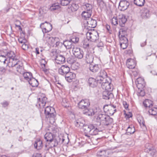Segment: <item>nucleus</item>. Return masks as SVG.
<instances>
[{
	"label": "nucleus",
	"instance_id": "1",
	"mask_svg": "<svg viewBox=\"0 0 157 157\" xmlns=\"http://www.w3.org/2000/svg\"><path fill=\"white\" fill-rule=\"evenodd\" d=\"M84 132L85 136L90 139L89 135H96L98 134L99 131L97 128L93 124L85 125L84 126Z\"/></svg>",
	"mask_w": 157,
	"mask_h": 157
},
{
	"label": "nucleus",
	"instance_id": "32",
	"mask_svg": "<svg viewBox=\"0 0 157 157\" xmlns=\"http://www.w3.org/2000/svg\"><path fill=\"white\" fill-rule=\"evenodd\" d=\"M107 74L106 72L104 70H101L98 73L97 79L99 78L100 80L103 79V78L107 77Z\"/></svg>",
	"mask_w": 157,
	"mask_h": 157
},
{
	"label": "nucleus",
	"instance_id": "35",
	"mask_svg": "<svg viewBox=\"0 0 157 157\" xmlns=\"http://www.w3.org/2000/svg\"><path fill=\"white\" fill-rule=\"evenodd\" d=\"M149 113L152 115H156L157 117V107H151L148 110Z\"/></svg>",
	"mask_w": 157,
	"mask_h": 157
},
{
	"label": "nucleus",
	"instance_id": "60",
	"mask_svg": "<svg viewBox=\"0 0 157 157\" xmlns=\"http://www.w3.org/2000/svg\"><path fill=\"white\" fill-rule=\"evenodd\" d=\"M21 47L22 48L25 50H27L28 49L29 47L28 45L26 44V42L25 43L22 44Z\"/></svg>",
	"mask_w": 157,
	"mask_h": 157
},
{
	"label": "nucleus",
	"instance_id": "50",
	"mask_svg": "<svg viewBox=\"0 0 157 157\" xmlns=\"http://www.w3.org/2000/svg\"><path fill=\"white\" fill-rule=\"evenodd\" d=\"M75 125L77 127L80 128L83 127V128L84 126L85 125L82 122H81L79 120H78L75 123Z\"/></svg>",
	"mask_w": 157,
	"mask_h": 157
},
{
	"label": "nucleus",
	"instance_id": "49",
	"mask_svg": "<svg viewBox=\"0 0 157 157\" xmlns=\"http://www.w3.org/2000/svg\"><path fill=\"white\" fill-rule=\"evenodd\" d=\"M120 39V42L122 41L123 42L128 43V40L124 35H119Z\"/></svg>",
	"mask_w": 157,
	"mask_h": 157
},
{
	"label": "nucleus",
	"instance_id": "19",
	"mask_svg": "<svg viewBox=\"0 0 157 157\" xmlns=\"http://www.w3.org/2000/svg\"><path fill=\"white\" fill-rule=\"evenodd\" d=\"M87 24V26L91 28H95L97 25V21L96 20L90 18L86 21Z\"/></svg>",
	"mask_w": 157,
	"mask_h": 157
},
{
	"label": "nucleus",
	"instance_id": "54",
	"mask_svg": "<svg viewBox=\"0 0 157 157\" xmlns=\"http://www.w3.org/2000/svg\"><path fill=\"white\" fill-rule=\"evenodd\" d=\"M97 155L98 156H102L103 155H106V151L105 150H100L98 151L97 153Z\"/></svg>",
	"mask_w": 157,
	"mask_h": 157
},
{
	"label": "nucleus",
	"instance_id": "20",
	"mask_svg": "<svg viewBox=\"0 0 157 157\" xmlns=\"http://www.w3.org/2000/svg\"><path fill=\"white\" fill-rule=\"evenodd\" d=\"M66 79L69 82H71L72 80L74 79L75 76V74L71 72H68L65 75Z\"/></svg>",
	"mask_w": 157,
	"mask_h": 157
},
{
	"label": "nucleus",
	"instance_id": "62",
	"mask_svg": "<svg viewBox=\"0 0 157 157\" xmlns=\"http://www.w3.org/2000/svg\"><path fill=\"white\" fill-rule=\"evenodd\" d=\"M98 4L100 7H103L104 5V2L102 0H97Z\"/></svg>",
	"mask_w": 157,
	"mask_h": 157
},
{
	"label": "nucleus",
	"instance_id": "25",
	"mask_svg": "<svg viewBox=\"0 0 157 157\" xmlns=\"http://www.w3.org/2000/svg\"><path fill=\"white\" fill-rule=\"evenodd\" d=\"M63 44L65 47L66 48L69 49L72 48L74 47L72 42L70 40H66L64 41Z\"/></svg>",
	"mask_w": 157,
	"mask_h": 157
},
{
	"label": "nucleus",
	"instance_id": "8",
	"mask_svg": "<svg viewBox=\"0 0 157 157\" xmlns=\"http://www.w3.org/2000/svg\"><path fill=\"white\" fill-rule=\"evenodd\" d=\"M146 149H145V151L149 153L150 152L151 155L152 156H153L155 154L156 152V150L154 148L153 145L149 143H147L145 145Z\"/></svg>",
	"mask_w": 157,
	"mask_h": 157
},
{
	"label": "nucleus",
	"instance_id": "46",
	"mask_svg": "<svg viewBox=\"0 0 157 157\" xmlns=\"http://www.w3.org/2000/svg\"><path fill=\"white\" fill-rule=\"evenodd\" d=\"M6 56L8 57L9 59L10 58H14L17 57L15 53L13 51H10L7 53Z\"/></svg>",
	"mask_w": 157,
	"mask_h": 157
},
{
	"label": "nucleus",
	"instance_id": "61",
	"mask_svg": "<svg viewBox=\"0 0 157 157\" xmlns=\"http://www.w3.org/2000/svg\"><path fill=\"white\" fill-rule=\"evenodd\" d=\"M18 40L19 43L22 44L25 43L26 41L25 39L22 37H20L18 38Z\"/></svg>",
	"mask_w": 157,
	"mask_h": 157
},
{
	"label": "nucleus",
	"instance_id": "63",
	"mask_svg": "<svg viewBox=\"0 0 157 157\" xmlns=\"http://www.w3.org/2000/svg\"><path fill=\"white\" fill-rule=\"evenodd\" d=\"M70 53L69 51L67 52L66 53L65 56H64L65 58V59H66L70 61Z\"/></svg>",
	"mask_w": 157,
	"mask_h": 157
},
{
	"label": "nucleus",
	"instance_id": "39",
	"mask_svg": "<svg viewBox=\"0 0 157 157\" xmlns=\"http://www.w3.org/2000/svg\"><path fill=\"white\" fill-rule=\"evenodd\" d=\"M8 59L6 57V56L4 55L0 56V62L3 63L4 64H7Z\"/></svg>",
	"mask_w": 157,
	"mask_h": 157
},
{
	"label": "nucleus",
	"instance_id": "18",
	"mask_svg": "<svg viewBox=\"0 0 157 157\" xmlns=\"http://www.w3.org/2000/svg\"><path fill=\"white\" fill-rule=\"evenodd\" d=\"M136 63L135 60L131 59H128L127 61L126 65L129 69L134 68L136 66Z\"/></svg>",
	"mask_w": 157,
	"mask_h": 157
},
{
	"label": "nucleus",
	"instance_id": "15",
	"mask_svg": "<svg viewBox=\"0 0 157 157\" xmlns=\"http://www.w3.org/2000/svg\"><path fill=\"white\" fill-rule=\"evenodd\" d=\"M44 36L45 38L51 44H53L55 43L56 40H59V39L57 37H53L50 36V35L48 34H44Z\"/></svg>",
	"mask_w": 157,
	"mask_h": 157
},
{
	"label": "nucleus",
	"instance_id": "12",
	"mask_svg": "<svg viewBox=\"0 0 157 157\" xmlns=\"http://www.w3.org/2000/svg\"><path fill=\"white\" fill-rule=\"evenodd\" d=\"M70 71V67L66 65H62L58 69L59 73L62 75H64Z\"/></svg>",
	"mask_w": 157,
	"mask_h": 157
},
{
	"label": "nucleus",
	"instance_id": "24",
	"mask_svg": "<svg viewBox=\"0 0 157 157\" xmlns=\"http://www.w3.org/2000/svg\"><path fill=\"white\" fill-rule=\"evenodd\" d=\"M92 13L90 12L85 11L82 13V16L83 19L86 20H88L91 17Z\"/></svg>",
	"mask_w": 157,
	"mask_h": 157
},
{
	"label": "nucleus",
	"instance_id": "3",
	"mask_svg": "<svg viewBox=\"0 0 157 157\" xmlns=\"http://www.w3.org/2000/svg\"><path fill=\"white\" fill-rule=\"evenodd\" d=\"M86 37L89 40L95 42L99 38L98 33L94 30H89L86 33Z\"/></svg>",
	"mask_w": 157,
	"mask_h": 157
},
{
	"label": "nucleus",
	"instance_id": "59",
	"mask_svg": "<svg viewBox=\"0 0 157 157\" xmlns=\"http://www.w3.org/2000/svg\"><path fill=\"white\" fill-rule=\"evenodd\" d=\"M138 121L139 124L141 125L142 124L143 126H145V122L144 120V119L142 117L138 118Z\"/></svg>",
	"mask_w": 157,
	"mask_h": 157
},
{
	"label": "nucleus",
	"instance_id": "13",
	"mask_svg": "<svg viewBox=\"0 0 157 157\" xmlns=\"http://www.w3.org/2000/svg\"><path fill=\"white\" fill-rule=\"evenodd\" d=\"M111 80L108 81L107 83H103L101 85V87L105 90L111 91L113 89V86L111 84Z\"/></svg>",
	"mask_w": 157,
	"mask_h": 157
},
{
	"label": "nucleus",
	"instance_id": "26",
	"mask_svg": "<svg viewBox=\"0 0 157 157\" xmlns=\"http://www.w3.org/2000/svg\"><path fill=\"white\" fill-rule=\"evenodd\" d=\"M85 60L88 63H92L94 59L93 54L91 53H87L85 56Z\"/></svg>",
	"mask_w": 157,
	"mask_h": 157
},
{
	"label": "nucleus",
	"instance_id": "47",
	"mask_svg": "<svg viewBox=\"0 0 157 157\" xmlns=\"http://www.w3.org/2000/svg\"><path fill=\"white\" fill-rule=\"evenodd\" d=\"M62 104V105L65 107H68L69 106V102L66 98L63 99Z\"/></svg>",
	"mask_w": 157,
	"mask_h": 157
},
{
	"label": "nucleus",
	"instance_id": "5",
	"mask_svg": "<svg viewBox=\"0 0 157 157\" xmlns=\"http://www.w3.org/2000/svg\"><path fill=\"white\" fill-rule=\"evenodd\" d=\"M116 106L111 105H105L103 107L104 110L105 112H107L110 115H113L116 111Z\"/></svg>",
	"mask_w": 157,
	"mask_h": 157
},
{
	"label": "nucleus",
	"instance_id": "45",
	"mask_svg": "<svg viewBox=\"0 0 157 157\" xmlns=\"http://www.w3.org/2000/svg\"><path fill=\"white\" fill-rule=\"evenodd\" d=\"M89 40L88 39L84 40L82 42L83 47L85 48H88L89 47V44L88 43Z\"/></svg>",
	"mask_w": 157,
	"mask_h": 157
},
{
	"label": "nucleus",
	"instance_id": "42",
	"mask_svg": "<svg viewBox=\"0 0 157 157\" xmlns=\"http://www.w3.org/2000/svg\"><path fill=\"white\" fill-rule=\"evenodd\" d=\"M111 80L109 78L106 77V78H103V79L100 80L99 78H98V82L99 84H101L103 83H107L108 81H110Z\"/></svg>",
	"mask_w": 157,
	"mask_h": 157
},
{
	"label": "nucleus",
	"instance_id": "22",
	"mask_svg": "<svg viewBox=\"0 0 157 157\" xmlns=\"http://www.w3.org/2000/svg\"><path fill=\"white\" fill-rule=\"evenodd\" d=\"M119 16L118 19L119 25L121 27H124L125 23L126 22L127 19L125 16L122 14L120 15Z\"/></svg>",
	"mask_w": 157,
	"mask_h": 157
},
{
	"label": "nucleus",
	"instance_id": "33",
	"mask_svg": "<svg viewBox=\"0 0 157 157\" xmlns=\"http://www.w3.org/2000/svg\"><path fill=\"white\" fill-rule=\"evenodd\" d=\"M44 138L47 141L52 142L53 137L52 134L51 132H47L44 135Z\"/></svg>",
	"mask_w": 157,
	"mask_h": 157
},
{
	"label": "nucleus",
	"instance_id": "48",
	"mask_svg": "<svg viewBox=\"0 0 157 157\" xmlns=\"http://www.w3.org/2000/svg\"><path fill=\"white\" fill-rule=\"evenodd\" d=\"M91 141L94 144L97 145L100 141L101 139L99 138H96L94 137L90 139Z\"/></svg>",
	"mask_w": 157,
	"mask_h": 157
},
{
	"label": "nucleus",
	"instance_id": "57",
	"mask_svg": "<svg viewBox=\"0 0 157 157\" xmlns=\"http://www.w3.org/2000/svg\"><path fill=\"white\" fill-rule=\"evenodd\" d=\"M70 40L73 43H76L78 42L79 40V39L78 37L74 36L71 38Z\"/></svg>",
	"mask_w": 157,
	"mask_h": 157
},
{
	"label": "nucleus",
	"instance_id": "55",
	"mask_svg": "<svg viewBox=\"0 0 157 157\" xmlns=\"http://www.w3.org/2000/svg\"><path fill=\"white\" fill-rule=\"evenodd\" d=\"M120 46L123 49H126L128 46V43L123 42L122 41L120 42Z\"/></svg>",
	"mask_w": 157,
	"mask_h": 157
},
{
	"label": "nucleus",
	"instance_id": "14",
	"mask_svg": "<svg viewBox=\"0 0 157 157\" xmlns=\"http://www.w3.org/2000/svg\"><path fill=\"white\" fill-rule=\"evenodd\" d=\"M136 84L138 88H144L145 85L144 79L143 78L139 77L136 81Z\"/></svg>",
	"mask_w": 157,
	"mask_h": 157
},
{
	"label": "nucleus",
	"instance_id": "6",
	"mask_svg": "<svg viewBox=\"0 0 157 157\" xmlns=\"http://www.w3.org/2000/svg\"><path fill=\"white\" fill-rule=\"evenodd\" d=\"M72 51L75 57L78 59H81L83 57V52L80 48L77 47H74L73 48Z\"/></svg>",
	"mask_w": 157,
	"mask_h": 157
},
{
	"label": "nucleus",
	"instance_id": "27",
	"mask_svg": "<svg viewBox=\"0 0 157 157\" xmlns=\"http://www.w3.org/2000/svg\"><path fill=\"white\" fill-rule=\"evenodd\" d=\"M34 147L37 150L41 149L43 147L42 142L39 139L35 141L34 145Z\"/></svg>",
	"mask_w": 157,
	"mask_h": 157
},
{
	"label": "nucleus",
	"instance_id": "40",
	"mask_svg": "<svg viewBox=\"0 0 157 157\" xmlns=\"http://www.w3.org/2000/svg\"><path fill=\"white\" fill-rule=\"evenodd\" d=\"M149 11L147 9L143 11L142 12L141 16L143 18H146L149 16Z\"/></svg>",
	"mask_w": 157,
	"mask_h": 157
},
{
	"label": "nucleus",
	"instance_id": "37",
	"mask_svg": "<svg viewBox=\"0 0 157 157\" xmlns=\"http://www.w3.org/2000/svg\"><path fill=\"white\" fill-rule=\"evenodd\" d=\"M23 76L24 78L26 80L28 81V82L33 77L32 74L31 73L26 72L24 73L23 74Z\"/></svg>",
	"mask_w": 157,
	"mask_h": 157
},
{
	"label": "nucleus",
	"instance_id": "23",
	"mask_svg": "<svg viewBox=\"0 0 157 157\" xmlns=\"http://www.w3.org/2000/svg\"><path fill=\"white\" fill-rule=\"evenodd\" d=\"M98 115L97 117L96 120L97 122L100 123V124H101V122L103 120V119L106 117L107 116L105 113L101 112L99 113H98Z\"/></svg>",
	"mask_w": 157,
	"mask_h": 157
},
{
	"label": "nucleus",
	"instance_id": "9",
	"mask_svg": "<svg viewBox=\"0 0 157 157\" xmlns=\"http://www.w3.org/2000/svg\"><path fill=\"white\" fill-rule=\"evenodd\" d=\"M20 63L17 59V57H16L9 59L7 65L10 67H14L15 66H17L18 64Z\"/></svg>",
	"mask_w": 157,
	"mask_h": 157
},
{
	"label": "nucleus",
	"instance_id": "2",
	"mask_svg": "<svg viewBox=\"0 0 157 157\" xmlns=\"http://www.w3.org/2000/svg\"><path fill=\"white\" fill-rule=\"evenodd\" d=\"M44 113L46 118L52 120L53 122H54L55 118L56 117V113L53 108L47 106L45 108Z\"/></svg>",
	"mask_w": 157,
	"mask_h": 157
},
{
	"label": "nucleus",
	"instance_id": "10",
	"mask_svg": "<svg viewBox=\"0 0 157 157\" xmlns=\"http://www.w3.org/2000/svg\"><path fill=\"white\" fill-rule=\"evenodd\" d=\"M83 113L89 116H92L94 114L98 115L97 109H93L91 108L88 109L87 108L83 110Z\"/></svg>",
	"mask_w": 157,
	"mask_h": 157
},
{
	"label": "nucleus",
	"instance_id": "28",
	"mask_svg": "<svg viewBox=\"0 0 157 157\" xmlns=\"http://www.w3.org/2000/svg\"><path fill=\"white\" fill-rule=\"evenodd\" d=\"M28 82L29 84L33 87H37L39 84L38 81L33 77Z\"/></svg>",
	"mask_w": 157,
	"mask_h": 157
},
{
	"label": "nucleus",
	"instance_id": "21",
	"mask_svg": "<svg viewBox=\"0 0 157 157\" xmlns=\"http://www.w3.org/2000/svg\"><path fill=\"white\" fill-rule=\"evenodd\" d=\"M88 82L90 86L92 87H95L98 84L97 80L96 79L93 78H90L88 80Z\"/></svg>",
	"mask_w": 157,
	"mask_h": 157
},
{
	"label": "nucleus",
	"instance_id": "16",
	"mask_svg": "<svg viewBox=\"0 0 157 157\" xmlns=\"http://www.w3.org/2000/svg\"><path fill=\"white\" fill-rule=\"evenodd\" d=\"M113 97V94L111 92V91L105 90L102 93V97L104 99L107 100L112 98Z\"/></svg>",
	"mask_w": 157,
	"mask_h": 157
},
{
	"label": "nucleus",
	"instance_id": "4",
	"mask_svg": "<svg viewBox=\"0 0 157 157\" xmlns=\"http://www.w3.org/2000/svg\"><path fill=\"white\" fill-rule=\"evenodd\" d=\"M40 27L42 29V31L44 33H48L52 29V25L49 23L45 21V23L41 24Z\"/></svg>",
	"mask_w": 157,
	"mask_h": 157
},
{
	"label": "nucleus",
	"instance_id": "11",
	"mask_svg": "<svg viewBox=\"0 0 157 157\" xmlns=\"http://www.w3.org/2000/svg\"><path fill=\"white\" fill-rule=\"evenodd\" d=\"M129 6V3L126 0L121 1L119 4V8L121 11L126 10Z\"/></svg>",
	"mask_w": 157,
	"mask_h": 157
},
{
	"label": "nucleus",
	"instance_id": "53",
	"mask_svg": "<svg viewBox=\"0 0 157 157\" xmlns=\"http://www.w3.org/2000/svg\"><path fill=\"white\" fill-rule=\"evenodd\" d=\"M78 9V6L75 4H73L71 5V9L72 12H75Z\"/></svg>",
	"mask_w": 157,
	"mask_h": 157
},
{
	"label": "nucleus",
	"instance_id": "36",
	"mask_svg": "<svg viewBox=\"0 0 157 157\" xmlns=\"http://www.w3.org/2000/svg\"><path fill=\"white\" fill-rule=\"evenodd\" d=\"M83 7L86 11L92 13V6L91 4L89 3H86L83 5Z\"/></svg>",
	"mask_w": 157,
	"mask_h": 157
},
{
	"label": "nucleus",
	"instance_id": "44",
	"mask_svg": "<svg viewBox=\"0 0 157 157\" xmlns=\"http://www.w3.org/2000/svg\"><path fill=\"white\" fill-rule=\"evenodd\" d=\"M137 95L139 96H143L145 94L144 88H138Z\"/></svg>",
	"mask_w": 157,
	"mask_h": 157
},
{
	"label": "nucleus",
	"instance_id": "29",
	"mask_svg": "<svg viewBox=\"0 0 157 157\" xmlns=\"http://www.w3.org/2000/svg\"><path fill=\"white\" fill-rule=\"evenodd\" d=\"M90 70L93 72H96L100 69V67L98 64H90L89 67Z\"/></svg>",
	"mask_w": 157,
	"mask_h": 157
},
{
	"label": "nucleus",
	"instance_id": "41",
	"mask_svg": "<svg viewBox=\"0 0 157 157\" xmlns=\"http://www.w3.org/2000/svg\"><path fill=\"white\" fill-rule=\"evenodd\" d=\"M107 118L105 120V121L104 124L106 125H108L111 124L113 122V119L112 118L110 117L108 115L107 116Z\"/></svg>",
	"mask_w": 157,
	"mask_h": 157
},
{
	"label": "nucleus",
	"instance_id": "56",
	"mask_svg": "<svg viewBox=\"0 0 157 157\" xmlns=\"http://www.w3.org/2000/svg\"><path fill=\"white\" fill-rule=\"evenodd\" d=\"M112 24L114 25L118 24V20L117 17H113L111 20Z\"/></svg>",
	"mask_w": 157,
	"mask_h": 157
},
{
	"label": "nucleus",
	"instance_id": "7",
	"mask_svg": "<svg viewBox=\"0 0 157 157\" xmlns=\"http://www.w3.org/2000/svg\"><path fill=\"white\" fill-rule=\"evenodd\" d=\"M90 103L88 99L82 100L78 103V106L79 109L84 110L90 105Z\"/></svg>",
	"mask_w": 157,
	"mask_h": 157
},
{
	"label": "nucleus",
	"instance_id": "52",
	"mask_svg": "<svg viewBox=\"0 0 157 157\" xmlns=\"http://www.w3.org/2000/svg\"><path fill=\"white\" fill-rule=\"evenodd\" d=\"M71 0H60L61 4L62 5L65 6L67 5Z\"/></svg>",
	"mask_w": 157,
	"mask_h": 157
},
{
	"label": "nucleus",
	"instance_id": "34",
	"mask_svg": "<svg viewBox=\"0 0 157 157\" xmlns=\"http://www.w3.org/2000/svg\"><path fill=\"white\" fill-rule=\"evenodd\" d=\"M152 101L148 99H146L143 102L144 106L146 108H148L149 109L152 106Z\"/></svg>",
	"mask_w": 157,
	"mask_h": 157
},
{
	"label": "nucleus",
	"instance_id": "58",
	"mask_svg": "<svg viewBox=\"0 0 157 157\" xmlns=\"http://www.w3.org/2000/svg\"><path fill=\"white\" fill-rule=\"evenodd\" d=\"M126 34V30L125 29H120L119 32V35H124L125 36Z\"/></svg>",
	"mask_w": 157,
	"mask_h": 157
},
{
	"label": "nucleus",
	"instance_id": "38",
	"mask_svg": "<svg viewBox=\"0 0 157 157\" xmlns=\"http://www.w3.org/2000/svg\"><path fill=\"white\" fill-rule=\"evenodd\" d=\"M134 3L136 5L141 7L144 5V0H134Z\"/></svg>",
	"mask_w": 157,
	"mask_h": 157
},
{
	"label": "nucleus",
	"instance_id": "64",
	"mask_svg": "<svg viewBox=\"0 0 157 157\" xmlns=\"http://www.w3.org/2000/svg\"><path fill=\"white\" fill-rule=\"evenodd\" d=\"M32 157H42V156L41 154L36 153L35 155H33Z\"/></svg>",
	"mask_w": 157,
	"mask_h": 157
},
{
	"label": "nucleus",
	"instance_id": "31",
	"mask_svg": "<svg viewBox=\"0 0 157 157\" xmlns=\"http://www.w3.org/2000/svg\"><path fill=\"white\" fill-rule=\"evenodd\" d=\"M60 8V6L58 3H55L52 4L50 6L49 9L51 11H55L59 10Z\"/></svg>",
	"mask_w": 157,
	"mask_h": 157
},
{
	"label": "nucleus",
	"instance_id": "30",
	"mask_svg": "<svg viewBox=\"0 0 157 157\" xmlns=\"http://www.w3.org/2000/svg\"><path fill=\"white\" fill-rule=\"evenodd\" d=\"M38 103L40 106H44L45 105L46 103L47 98L45 97H44L38 99Z\"/></svg>",
	"mask_w": 157,
	"mask_h": 157
},
{
	"label": "nucleus",
	"instance_id": "51",
	"mask_svg": "<svg viewBox=\"0 0 157 157\" xmlns=\"http://www.w3.org/2000/svg\"><path fill=\"white\" fill-rule=\"evenodd\" d=\"M20 63L18 64L17 66H15L14 67L16 68V71L19 73H21L23 69L22 65H20Z\"/></svg>",
	"mask_w": 157,
	"mask_h": 157
},
{
	"label": "nucleus",
	"instance_id": "43",
	"mask_svg": "<svg viewBox=\"0 0 157 157\" xmlns=\"http://www.w3.org/2000/svg\"><path fill=\"white\" fill-rule=\"evenodd\" d=\"M135 131V129L132 126H129L127 130V133L130 134L133 133Z\"/></svg>",
	"mask_w": 157,
	"mask_h": 157
},
{
	"label": "nucleus",
	"instance_id": "17",
	"mask_svg": "<svg viewBox=\"0 0 157 157\" xmlns=\"http://www.w3.org/2000/svg\"><path fill=\"white\" fill-rule=\"evenodd\" d=\"M55 57L56 62L57 64H61L65 62V58L63 56L57 54Z\"/></svg>",
	"mask_w": 157,
	"mask_h": 157
}]
</instances>
